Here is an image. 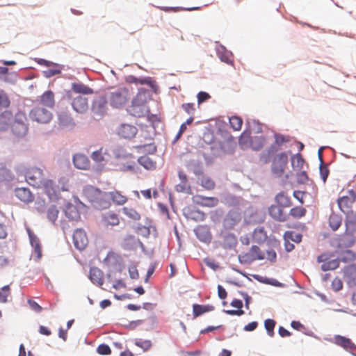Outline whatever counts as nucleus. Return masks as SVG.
<instances>
[{
    "label": "nucleus",
    "mask_w": 356,
    "mask_h": 356,
    "mask_svg": "<svg viewBox=\"0 0 356 356\" xmlns=\"http://www.w3.org/2000/svg\"><path fill=\"white\" fill-rule=\"evenodd\" d=\"M282 208L277 204L271 205L268 209L269 215L276 220L286 221L288 219V215L284 212Z\"/></svg>",
    "instance_id": "f3484780"
},
{
    "label": "nucleus",
    "mask_w": 356,
    "mask_h": 356,
    "mask_svg": "<svg viewBox=\"0 0 356 356\" xmlns=\"http://www.w3.org/2000/svg\"><path fill=\"white\" fill-rule=\"evenodd\" d=\"M129 273L130 277L131 279H138L139 277L138 270L136 269V267L129 268Z\"/></svg>",
    "instance_id": "69168bd1"
},
{
    "label": "nucleus",
    "mask_w": 356,
    "mask_h": 356,
    "mask_svg": "<svg viewBox=\"0 0 356 356\" xmlns=\"http://www.w3.org/2000/svg\"><path fill=\"white\" fill-rule=\"evenodd\" d=\"M265 328L270 337H273L275 334L274 327L275 326V321L273 319H266L264 322Z\"/></svg>",
    "instance_id": "de8ad7c7"
},
{
    "label": "nucleus",
    "mask_w": 356,
    "mask_h": 356,
    "mask_svg": "<svg viewBox=\"0 0 356 356\" xmlns=\"http://www.w3.org/2000/svg\"><path fill=\"white\" fill-rule=\"evenodd\" d=\"M26 181L35 188H42L44 181L42 170L38 168L33 167L29 169L25 175Z\"/></svg>",
    "instance_id": "20e7f679"
},
{
    "label": "nucleus",
    "mask_w": 356,
    "mask_h": 356,
    "mask_svg": "<svg viewBox=\"0 0 356 356\" xmlns=\"http://www.w3.org/2000/svg\"><path fill=\"white\" fill-rule=\"evenodd\" d=\"M97 352L99 355H108L111 353V350L108 345L102 343L97 347Z\"/></svg>",
    "instance_id": "8fccbe9b"
},
{
    "label": "nucleus",
    "mask_w": 356,
    "mask_h": 356,
    "mask_svg": "<svg viewBox=\"0 0 356 356\" xmlns=\"http://www.w3.org/2000/svg\"><path fill=\"white\" fill-rule=\"evenodd\" d=\"M102 222L106 226H115L119 225L120 223V219L118 216L115 213L112 211H109L104 213L102 216Z\"/></svg>",
    "instance_id": "a878e982"
},
{
    "label": "nucleus",
    "mask_w": 356,
    "mask_h": 356,
    "mask_svg": "<svg viewBox=\"0 0 356 356\" xmlns=\"http://www.w3.org/2000/svg\"><path fill=\"white\" fill-rule=\"evenodd\" d=\"M227 314L231 315V316H241L244 314V311L243 309H236V310H225L224 311Z\"/></svg>",
    "instance_id": "e2e57ef3"
},
{
    "label": "nucleus",
    "mask_w": 356,
    "mask_h": 356,
    "mask_svg": "<svg viewBox=\"0 0 356 356\" xmlns=\"http://www.w3.org/2000/svg\"><path fill=\"white\" fill-rule=\"evenodd\" d=\"M123 213L134 220H139L140 218V214L134 209L128 207L123 208Z\"/></svg>",
    "instance_id": "09e8293b"
},
{
    "label": "nucleus",
    "mask_w": 356,
    "mask_h": 356,
    "mask_svg": "<svg viewBox=\"0 0 356 356\" xmlns=\"http://www.w3.org/2000/svg\"><path fill=\"white\" fill-rule=\"evenodd\" d=\"M28 303L31 308L34 310L35 312L39 313L41 312L42 310V308L40 305H39L35 301L33 300H29Z\"/></svg>",
    "instance_id": "bf43d9fd"
},
{
    "label": "nucleus",
    "mask_w": 356,
    "mask_h": 356,
    "mask_svg": "<svg viewBox=\"0 0 356 356\" xmlns=\"http://www.w3.org/2000/svg\"><path fill=\"white\" fill-rule=\"evenodd\" d=\"M215 309L214 306L211 305H198L194 304L193 305V314L195 318L205 313H208L213 311Z\"/></svg>",
    "instance_id": "b1692460"
},
{
    "label": "nucleus",
    "mask_w": 356,
    "mask_h": 356,
    "mask_svg": "<svg viewBox=\"0 0 356 356\" xmlns=\"http://www.w3.org/2000/svg\"><path fill=\"white\" fill-rule=\"evenodd\" d=\"M88 237L86 233L82 229H77L73 234V243L75 248L79 250H83L88 245Z\"/></svg>",
    "instance_id": "9b49d317"
},
{
    "label": "nucleus",
    "mask_w": 356,
    "mask_h": 356,
    "mask_svg": "<svg viewBox=\"0 0 356 356\" xmlns=\"http://www.w3.org/2000/svg\"><path fill=\"white\" fill-rule=\"evenodd\" d=\"M13 120V113L6 111L0 115V130H6Z\"/></svg>",
    "instance_id": "c756f323"
},
{
    "label": "nucleus",
    "mask_w": 356,
    "mask_h": 356,
    "mask_svg": "<svg viewBox=\"0 0 356 356\" xmlns=\"http://www.w3.org/2000/svg\"><path fill=\"white\" fill-rule=\"evenodd\" d=\"M135 344H136L137 346H138V347H140V348H143L144 350H149V349L151 348V346H152V342H151V341H149V340H145V341H136V342L135 343Z\"/></svg>",
    "instance_id": "5fc2aeb1"
},
{
    "label": "nucleus",
    "mask_w": 356,
    "mask_h": 356,
    "mask_svg": "<svg viewBox=\"0 0 356 356\" xmlns=\"http://www.w3.org/2000/svg\"><path fill=\"white\" fill-rule=\"evenodd\" d=\"M138 129L135 126L123 124L118 129V135L124 138L130 139L134 138L137 134Z\"/></svg>",
    "instance_id": "a211bd4d"
},
{
    "label": "nucleus",
    "mask_w": 356,
    "mask_h": 356,
    "mask_svg": "<svg viewBox=\"0 0 356 356\" xmlns=\"http://www.w3.org/2000/svg\"><path fill=\"white\" fill-rule=\"evenodd\" d=\"M27 232L31 244L34 248V259L35 261H39L42 256L40 240L29 229H27Z\"/></svg>",
    "instance_id": "dca6fc26"
},
{
    "label": "nucleus",
    "mask_w": 356,
    "mask_h": 356,
    "mask_svg": "<svg viewBox=\"0 0 356 356\" xmlns=\"http://www.w3.org/2000/svg\"><path fill=\"white\" fill-rule=\"evenodd\" d=\"M106 97L113 108H121L124 106L130 99L129 91L126 88H120L112 91L107 92Z\"/></svg>",
    "instance_id": "f257e3e1"
},
{
    "label": "nucleus",
    "mask_w": 356,
    "mask_h": 356,
    "mask_svg": "<svg viewBox=\"0 0 356 356\" xmlns=\"http://www.w3.org/2000/svg\"><path fill=\"white\" fill-rule=\"evenodd\" d=\"M192 200L195 204L207 207H214L218 204V200L215 197H204L200 195H195L193 197Z\"/></svg>",
    "instance_id": "ddd939ff"
},
{
    "label": "nucleus",
    "mask_w": 356,
    "mask_h": 356,
    "mask_svg": "<svg viewBox=\"0 0 356 356\" xmlns=\"http://www.w3.org/2000/svg\"><path fill=\"white\" fill-rule=\"evenodd\" d=\"M307 210L302 207H293L290 211L289 215L293 218L298 219L306 215Z\"/></svg>",
    "instance_id": "4c0bfd02"
},
{
    "label": "nucleus",
    "mask_w": 356,
    "mask_h": 356,
    "mask_svg": "<svg viewBox=\"0 0 356 356\" xmlns=\"http://www.w3.org/2000/svg\"><path fill=\"white\" fill-rule=\"evenodd\" d=\"M356 259V254L352 250H346L343 252L339 257V261L344 263L350 262Z\"/></svg>",
    "instance_id": "ea45409f"
},
{
    "label": "nucleus",
    "mask_w": 356,
    "mask_h": 356,
    "mask_svg": "<svg viewBox=\"0 0 356 356\" xmlns=\"http://www.w3.org/2000/svg\"><path fill=\"white\" fill-rule=\"evenodd\" d=\"M334 340L337 345L343 347L347 350H352L356 348V346L353 341L345 337L337 335L334 337Z\"/></svg>",
    "instance_id": "bb28decb"
},
{
    "label": "nucleus",
    "mask_w": 356,
    "mask_h": 356,
    "mask_svg": "<svg viewBox=\"0 0 356 356\" xmlns=\"http://www.w3.org/2000/svg\"><path fill=\"white\" fill-rule=\"evenodd\" d=\"M72 90L76 94L90 95L93 93L92 88L82 83H73Z\"/></svg>",
    "instance_id": "c85d7f7f"
},
{
    "label": "nucleus",
    "mask_w": 356,
    "mask_h": 356,
    "mask_svg": "<svg viewBox=\"0 0 356 356\" xmlns=\"http://www.w3.org/2000/svg\"><path fill=\"white\" fill-rule=\"evenodd\" d=\"M320 174L323 181L325 182L329 175V170L326 166L321 165L320 166Z\"/></svg>",
    "instance_id": "052dcab7"
},
{
    "label": "nucleus",
    "mask_w": 356,
    "mask_h": 356,
    "mask_svg": "<svg viewBox=\"0 0 356 356\" xmlns=\"http://www.w3.org/2000/svg\"><path fill=\"white\" fill-rule=\"evenodd\" d=\"M10 101L6 92L0 89V106L3 108H8L10 106Z\"/></svg>",
    "instance_id": "49530a36"
},
{
    "label": "nucleus",
    "mask_w": 356,
    "mask_h": 356,
    "mask_svg": "<svg viewBox=\"0 0 356 356\" xmlns=\"http://www.w3.org/2000/svg\"><path fill=\"white\" fill-rule=\"evenodd\" d=\"M90 280L98 285H102L104 282L103 273L98 268L93 267L90 270Z\"/></svg>",
    "instance_id": "cd10ccee"
},
{
    "label": "nucleus",
    "mask_w": 356,
    "mask_h": 356,
    "mask_svg": "<svg viewBox=\"0 0 356 356\" xmlns=\"http://www.w3.org/2000/svg\"><path fill=\"white\" fill-rule=\"evenodd\" d=\"M204 229H205L204 228H198L196 230V235L199 238H200V240L207 241V240H209L211 238V236H210V234L209 233V232L207 231L205 236L202 238L200 234H201V232H204Z\"/></svg>",
    "instance_id": "13d9d810"
},
{
    "label": "nucleus",
    "mask_w": 356,
    "mask_h": 356,
    "mask_svg": "<svg viewBox=\"0 0 356 356\" xmlns=\"http://www.w3.org/2000/svg\"><path fill=\"white\" fill-rule=\"evenodd\" d=\"M73 163L76 168L81 170H88L90 165L88 158L82 154H76L74 156Z\"/></svg>",
    "instance_id": "412c9836"
},
{
    "label": "nucleus",
    "mask_w": 356,
    "mask_h": 356,
    "mask_svg": "<svg viewBox=\"0 0 356 356\" xmlns=\"http://www.w3.org/2000/svg\"><path fill=\"white\" fill-rule=\"evenodd\" d=\"M302 234L293 231H288L284 233V241L291 240L295 243H300L302 241Z\"/></svg>",
    "instance_id": "58836bf2"
},
{
    "label": "nucleus",
    "mask_w": 356,
    "mask_h": 356,
    "mask_svg": "<svg viewBox=\"0 0 356 356\" xmlns=\"http://www.w3.org/2000/svg\"><path fill=\"white\" fill-rule=\"evenodd\" d=\"M108 195L113 203L117 205H123L127 201V197L118 191H111Z\"/></svg>",
    "instance_id": "7c9ffc66"
},
{
    "label": "nucleus",
    "mask_w": 356,
    "mask_h": 356,
    "mask_svg": "<svg viewBox=\"0 0 356 356\" xmlns=\"http://www.w3.org/2000/svg\"><path fill=\"white\" fill-rule=\"evenodd\" d=\"M346 226H349L350 229L352 227H356V211L353 212L352 210L346 214Z\"/></svg>",
    "instance_id": "37998d69"
},
{
    "label": "nucleus",
    "mask_w": 356,
    "mask_h": 356,
    "mask_svg": "<svg viewBox=\"0 0 356 356\" xmlns=\"http://www.w3.org/2000/svg\"><path fill=\"white\" fill-rule=\"evenodd\" d=\"M15 193L19 200L26 203L31 202L34 200L33 194L30 190L26 188H16Z\"/></svg>",
    "instance_id": "4be33fe9"
},
{
    "label": "nucleus",
    "mask_w": 356,
    "mask_h": 356,
    "mask_svg": "<svg viewBox=\"0 0 356 356\" xmlns=\"http://www.w3.org/2000/svg\"><path fill=\"white\" fill-rule=\"evenodd\" d=\"M317 261L322 263L321 269L323 271L332 270L339 266V259H332L331 255L327 253L322 254L317 257Z\"/></svg>",
    "instance_id": "6e6552de"
},
{
    "label": "nucleus",
    "mask_w": 356,
    "mask_h": 356,
    "mask_svg": "<svg viewBox=\"0 0 356 356\" xmlns=\"http://www.w3.org/2000/svg\"><path fill=\"white\" fill-rule=\"evenodd\" d=\"M275 202L282 207H289L291 205L290 197L284 193L280 192L275 196Z\"/></svg>",
    "instance_id": "2f4dec72"
},
{
    "label": "nucleus",
    "mask_w": 356,
    "mask_h": 356,
    "mask_svg": "<svg viewBox=\"0 0 356 356\" xmlns=\"http://www.w3.org/2000/svg\"><path fill=\"white\" fill-rule=\"evenodd\" d=\"M11 179V175L9 170L6 168H0V181L9 180Z\"/></svg>",
    "instance_id": "603ef678"
},
{
    "label": "nucleus",
    "mask_w": 356,
    "mask_h": 356,
    "mask_svg": "<svg viewBox=\"0 0 356 356\" xmlns=\"http://www.w3.org/2000/svg\"><path fill=\"white\" fill-rule=\"evenodd\" d=\"M257 325H258L257 322L253 321V322H251V323H248V325H246L244 327V330L245 331H253L257 328Z\"/></svg>",
    "instance_id": "338daca9"
},
{
    "label": "nucleus",
    "mask_w": 356,
    "mask_h": 356,
    "mask_svg": "<svg viewBox=\"0 0 356 356\" xmlns=\"http://www.w3.org/2000/svg\"><path fill=\"white\" fill-rule=\"evenodd\" d=\"M139 163L147 170H153L156 167V163L149 156L145 155L138 159Z\"/></svg>",
    "instance_id": "72a5a7b5"
},
{
    "label": "nucleus",
    "mask_w": 356,
    "mask_h": 356,
    "mask_svg": "<svg viewBox=\"0 0 356 356\" xmlns=\"http://www.w3.org/2000/svg\"><path fill=\"white\" fill-rule=\"evenodd\" d=\"M231 57H232V55L229 52H227L224 55H221L220 56V60L226 63H231V62H232Z\"/></svg>",
    "instance_id": "774afa93"
},
{
    "label": "nucleus",
    "mask_w": 356,
    "mask_h": 356,
    "mask_svg": "<svg viewBox=\"0 0 356 356\" xmlns=\"http://www.w3.org/2000/svg\"><path fill=\"white\" fill-rule=\"evenodd\" d=\"M12 131L17 136L22 137L26 134L28 127L25 123L20 122L18 119H16L12 124Z\"/></svg>",
    "instance_id": "5701e85b"
},
{
    "label": "nucleus",
    "mask_w": 356,
    "mask_h": 356,
    "mask_svg": "<svg viewBox=\"0 0 356 356\" xmlns=\"http://www.w3.org/2000/svg\"><path fill=\"white\" fill-rule=\"evenodd\" d=\"M44 193L50 198L54 199L57 197L58 191L56 187L51 179H44L42 188Z\"/></svg>",
    "instance_id": "aec40b11"
},
{
    "label": "nucleus",
    "mask_w": 356,
    "mask_h": 356,
    "mask_svg": "<svg viewBox=\"0 0 356 356\" xmlns=\"http://www.w3.org/2000/svg\"><path fill=\"white\" fill-rule=\"evenodd\" d=\"M268 260L270 261H274L276 259V252L273 250H270L266 251V256H264Z\"/></svg>",
    "instance_id": "680f3d73"
},
{
    "label": "nucleus",
    "mask_w": 356,
    "mask_h": 356,
    "mask_svg": "<svg viewBox=\"0 0 356 356\" xmlns=\"http://www.w3.org/2000/svg\"><path fill=\"white\" fill-rule=\"evenodd\" d=\"M218 297L222 300L225 299L227 295L226 290L220 285L218 286Z\"/></svg>",
    "instance_id": "0e129e2a"
},
{
    "label": "nucleus",
    "mask_w": 356,
    "mask_h": 356,
    "mask_svg": "<svg viewBox=\"0 0 356 356\" xmlns=\"http://www.w3.org/2000/svg\"><path fill=\"white\" fill-rule=\"evenodd\" d=\"M191 190V188L189 186L187 185V182H184V183H182L180 184H178L176 186V191L177 192H180V193H183V192H186V193H188V191Z\"/></svg>",
    "instance_id": "4d7b16f0"
},
{
    "label": "nucleus",
    "mask_w": 356,
    "mask_h": 356,
    "mask_svg": "<svg viewBox=\"0 0 356 356\" xmlns=\"http://www.w3.org/2000/svg\"><path fill=\"white\" fill-rule=\"evenodd\" d=\"M40 103L38 105L45 106L47 108H53L55 106V97L51 90L44 92L40 97Z\"/></svg>",
    "instance_id": "6ab92c4d"
},
{
    "label": "nucleus",
    "mask_w": 356,
    "mask_h": 356,
    "mask_svg": "<svg viewBox=\"0 0 356 356\" xmlns=\"http://www.w3.org/2000/svg\"><path fill=\"white\" fill-rule=\"evenodd\" d=\"M344 279L349 286H356V265L346 266L343 270Z\"/></svg>",
    "instance_id": "4468645a"
},
{
    "label": "nucleus",
    "mask_w": 356,
    "mask_h": 356,
    "mask_svg": "<svg viewBox=\"0 0 356 356\" xmlns=\"http://www.w3.org/2000/svg\"><path fill=\"white\" fill-rule=\"evenodd\" d=\"M69 98L71 99V105L74 111L79 113H84L88 109V98L80 95L74 97L72 93L68 94Z\"/></svg>",
    "instance_id": "39448f33"
},
{
    "label": "nucleus",
    "mask_w": 356,
    "mask_h": 356,
    "mask_svg": "<svg viewBox=\"0 0 356 356\" xmlns=\"http://www.w3.org/2000/svg\"><path fill=\"white\" fill-rule=\"evenodd\" d=\"M291 165L294 170L301 171L303 169L305 160L300 153L292 156Z\"/></svg>",
    "instance_id": "473e14b6"
},
{
    "label": "nucleus",
    "mask_w": 356,
    "mask_h": 356,
    "mask_svg": "<svg viewBox=\"0 0 356 356\" xmlns=\"http://www.w3.org/2000/svg\"><path fill=\"white\" fill-rule=\"evenodd\" d=\"M197 97L198 104H200L203 103L204 102L210 99L211 96L207 92L202 91V92H198Z\"/></svg>",
    "instance_id": "6e6d98bb"
},
{
    "label": "nucleus",
    "mask_w": 356,
    "mask_h": 356,
    "mask_svg": "<svg viewBox=\"0 0 356 356\" xmlns=\"http://www.w3.org/2000/svg\"><path fill=\"white\" fill-rule=\"evenodd\" d=\"M10 295L9 285L4 286L0 290V302L5 303L8 301V297Z\"/></svg>",
    "instance_id": "a18cd8bd"
},
{
    "label": "nucleus",
    "mask_w": 356,
    "mask_h": 356,
    "mask_svg": "<svg viewBox=\"0 0 356 356\" xmlns=\"http://www.w3.org/2000/svg\"><path fill=\"white\" fill-rule=\"evenodd\" d=\"M59 211L56 206H51L47 210V218L53 223H54L58 218Z\"/></svg>",
    "instance_id": "c03bdc74"
},
{
    "label": "nucleus",
    "mask_w": 356,
    "mask_h": 356,
    "mask_svg": "<svg viewBox=\"0 0 356 356\" xmlns=\"http://www.w3.org/2000/svg\"><path fill=\"white\" fill-rule=\"evenodd\" d=\"M238 142L242 149L251 147L253 149L259 150L264 146L265 139L261 136L255 137L253 139L251 137L250 131L245 130L240 136Z\"/></svg>",
    "instance_id": "f03ea898"
},
{
    "label": "nucleus",
    "mask_w": 356,
    "mask_h": 356,
    "mask_svg": "<svg viewBox=\"0 0 356 356\" xmlns=\"http://www.w3.org/2000/svg\"><path fill=\"white\" fill-rule=\"evenodd\" d=\"M29 118L34 122L46 124L51 120L53 115L48 108L38 104L30 111Z\"/></svg>",
    "instance_id": "7ed1b4c3"
},
{
    "label": "nucleus",
    "mask_w": 356,
    "mask_h": 356,
    "mask_svg": "<svg viewBox=\"0 0 356 356\" xmlns=\"http://www.w3.org/2000/svg\"><path fill=\"white\" fill-rule=\"evenodd\" d=\"M58 121L59 125L62 127H67L74 125L73 119L68 111H61L58 114Z\"/></svg>",
    "instance_id": "393cba45"
},
{
    "label": "nucleus",
    "mask_w": 356,
    "mask_h": 356,
    "mask_svg": "<svg viewBox=\"0 0 356 356\" xmlns=\"http://www.w3.org/2000/svg\"><path fill=\"white\" fill-rule=\"evenodd\" d=\"M332 288L334 291H339L343 289V282L339 277H335L332 282Z\"/></svg>",
    "instance_id": "3c124183"
},
{
    "label": "nucleus",
    "mask_w": 356,
    "mask_h": 356,
    "mask_svg": "<svg viewBox=\"0 0 356 356\" xmlns=\"http://www.w3.org/2000/svg\"><path fill=\"white\" fill-rule=\"evenodd\" d=\"M356 200V193L353 190L348 191V195L341 197L337 200L339 209L345 214L352 209V207Z\"/></svg>",
    "instance_id": "423d86ee"
},
{
    "label": "nucleus",
    "mask_w": 356,
    "mask_h": 356,
    "mask_svg": "<svg viewBox=\"0 0 356 356\" xmlns=\"http://www.w3.org/2000/svg\"><path fill=\"white\" fill-rule=\"evenodd\" d=\"M288 163V155L285 152L277 154L273 161L272 170L273 173L280 176L284 171Z\"/></svg>",
    "instance_id": "0eeeda50"
},
{
    "label": "nucleus",
    "mask_w": 356,
    "mask_h": 356,
    "mask_svg": "<svg viewBox=\"0 0 356 356\" xmlns=\"http://www.w3.org/2000/svg\"><path fill=\"white\" fill-rule=\"evenodd\" d=\"M246 262H252L255 260H261L265 258L259 248L257 245H252L248 252L241 256Z\"/></svg>",
    "instance_id": "2eb2a0df"
},
{
    "label": "nucleus",
    "mask_w": 356,
    "mask_h": 356,
    "mask_svg": "<svg viewBox=\"0 0 356 356\" xmlns=\"http://www.w3.org/2000/svg\"><path fill=\"white\" fill-rule=\"evenodd\" d=\"M342 218L337 213H332L329 218V225L333 231L337 230L341 225Z\"/></svg>",
    "instance_id": "e433bc0d"
},
{
    "label": "nucleus",
    "mask_w": 356,
    "mask_h": 356,
    "mask_svg": "<svg viewBox=\"0 0 356 356\" xmlns=\"http://www.w3.org/2000/svg\"><path fill=\"white\" fill-rule=\"evenodd\" d=\"M129 82L134 83H139L141 85L147 84L154 91L156 90V83L154 81L152 80L151 78H144V79H138L134 76H130L129 77Z\"/></svg>",
    "instance_id": "f704fd0d"
},
{
    "label": "nucleus",
    "mask_w": 356,
    "mask_h": 356,
    "mask_svg": "<svg viewBox=\"0 0 356 356\" xmlns=\"http://www.w3.org/2000/svg\"><path fill=\"white\" fill-rule=\"evenodd\" d=\"M201 186L207 190H213L215 188L216 184L214 181L209 177L203 176L200 179Z\"/></svg>",
    "instance_id": "a19ab883"
},
{
    "label": "nucleus",
    "mask_w": 356,
    "mask_h": 356,
    "mask_svg": "<svg viewBox=\"0 0 356 356\" xmlns=\"http://www.w3.org/2000/svg\"><path fill=\"white\" fill-rule=\"evenodd\" d=\"M346 229L343 234L339 238V245L341 247H351L356 242V238L354 235L356 232V227L350 229L349 226H346Z\"/></svg>",
    "instance_id": "1a4fd4ad"
},
{
    "label": "nucleus",
    "mask_w": 356,
    "mask_h": 356,
    "mask_svg": "<svg viewBox=\"0 0 356 356\" xmlns=\"http://www.w3.org/2000/svg\"><path fill=\"white\" fill-rule=\"evenodd\" d=\"M108 99L104 96H99L94 99L92 105V111L95 115L102 116L107 110Z\"/></svg>",
    "instance_id": "9d476101"
},
{
    "label": "nucleus",
    "mask_w": 356,
    "mask_h": 356,
    "mask_svg": "<svg viewBox=\"0 0 356 356\" xmlns=\"http://www.w3.org/2000/svg\"><path fill=\"white\" fill-rule=\"evenodd\" d=\"M229 124L234 131H239L242 127L243 120L238 116H232L229 118Z\"/></svg>",
    "instance_id": "79ce46f5"
},
{
    "label": "nucleus",
    "mask_w": 356,
    "mask_h": 356,
    "mask_svg": "<svg viewBox=\"0 0 356 356\" xmlns=\"http://www.w3.org/2000/svg\"><path fill=\"white\" fill-rule=\"evenodd\" d=\"M84 196L91 202H95L99 206H103L101 203V198L103 197V193L99 189L90 186L83 190Z\"/></svg>",
    "instance_id": "f8f14e48"
},
{
    "label": "nucleus",
    "mask_w": 356,
    "mask_h": 356,
    "mask_svg": "<svg viewBox=\"0 0 356 356\" xmlns=\"http://www.w3.org/2000/svg\"><path fill=\"white\" fill-rule=\"evenodd\" d=\"M109 155L106 152H103L102 148L99 150L93 152L91 154L92 159L97 163H102L108 159Z\"/></svg>",
    "instance_id": "c9c22d12"
},
{
    "label": "nucleus",
    "mask_w": 356,
    "mask_h": 356,
    "mask_svg": "<svg viewBox=\"0 0 356 356\" xmlns=\"http://www.w3.org/2000/svg\"><path fill=\"white\" fill-rule=\"evenodd\" d=\"M181 107L184 109V111L189 115H193L195 111V108L194 104H191V103L183 104L181 105Z\"/></svg>",
    "instance_id": "864d4df0"
}]
</instances>
